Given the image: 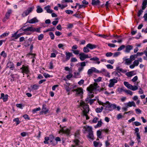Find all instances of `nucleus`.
<instances>
[{
	"label": "nucleus",
	"instance_id": "10",
	"mask_svg": "<svg viewBox=\"0 0 147 147\" xmlns=\"http://www.w3.org/2000/svg\"><path fill=\"white\" fill-rule=\"evenodd\" d=\"M109 82L110 83L109 84L108 86L109 88H111L114 86L115 83L117 82V80L113 78L110 80Z\"/></svg>",
	"mask_w": 147,
	"mask_h": 147
},
{
	"label": "nucleus",
	"instance_id": "49",
	"mask_svg": "<svg viewBox=\"0 0 147 147\" xmlns=\"http://www.w3.org/2000/svg\"><path fill=\"white\" fill-rule=\"evenodd\" d=\"M83 51L85 53H87L90 51L88 49V47H87V45L86 46V47L84 48Z\"/></svg>",
	"mask_w": 147,
	"mask_h": 147
},
{
	"label": "nucleus",
	"instance_id": "28",
	"mask_svg": "<svg viewBox=\"0 0 147 147\" xmlns=\"http://www.w3.org/2000/svg\"><path fill=\"white\" fill-rule=\"evenodd\" d=\"M37 9L36 11L38 13H40L42 12L43 11L42 9L40 7V6H37L36 7Z\"/></svg>",
	"mask_w": 147,
	"mask_h": 147
},
{
	"label": "nucleus",
	"instance_id": "59",
	"mask_svg": "<svg viewBox=\"0 0 147 147\" xmlns=\"http://www.w3.org/2000/svg\"><path fill=\"white\" fill-rule=\"evenodd\" d=\"M65 12L66 13H67V14H72L73 13V11H72V10H65Z\"/></svg>",
	"mask_w": 147,
	"mask_h": 147
},
{
	"label": "nucleus",
	"instance_id": "12",
	"mask_svg": "<svg viewBox=\"0 0 147 147\" xmlns=\"http://www.w3.org/2000/svg\"><path fill=\"white\" fill-rule=\"evenodd\" d=\"M66 55V59L65 60L63 61L64 62L68 61L70 59L71 57L73 56V54L69 52H66L65 53Z\"/></svg>",
	"mask_w": 147,
	"mask_h": 147
},
{
	"label": "nucleus",
	"instance_id": "23",
	"mask_svg": "<svg viewBox=\"0 0 147 147\" xmlns=\"http://www.w3.org/2000/svg\"><path fill=\"white\" fill-rule=\"evenodd\" d=\"M84 128L85 130L84 132V133H85V131H88V133H89L90 132L92 131V127L89 126H87V127H84Z\"/></svg>",
	"mask_w": 147,
	"mask_h": 147
},
{
	"label": "nucleus",
	"instance_id": "17",
	"mask_svg": "<svg viewBox=\"0 0 147 147\" xmlns=\"http://www.w3.org/2000/svg\"><path fill=\"white\" fill-rule=\"evenodd\" d=\"M133 48V46L131 45H128L125 47V52L126 53H129L130 51Z\"/></svg>",
	"mask_w": 147,
	"mask_h": 147
},
{
	"label": "nucleus",
	"instance_id": "38",
	"mask_svg": "<svg viewBox=\"0 0 147 147\" xmlns=\"http://www.w3.org/2000/svg\"><path fill=\"white\" fill-rule=\"evenodd\" d=\"M131 87H130V88L129 89L133 91H135L138 89V87L136 86H132L131 85Z\"/></svg>",
	"mask_w": 147,
	"mask_h": 147
},
{
	"label": "nucleus",
	"instance_id": "1",
	"mask_svg": "<svg viewBox=\"0 0 147 147\" xmlns=\"http://www.w3.org/2000/svg\"><path fill=\"white\" fill-rule=\"evenodd\" d=\"M99 87L98 86V84L96 83H94L93 84H91L87 88V90L89 92V96L85 99V101L87 103H89V101L90 100V98L94 97L93 91L96 90Z\"/></svg>",
	"mask_w": 147,
	"mask_h": 147
},
{
	"label": "nucleus",
	"instance_id": "3",
	"mask_svg": "<svg viewBox=\"0 0 147 147\" xmlns=\"http://www.w3.org/2000/svg\"><path fill=\"white\" fill-rule=\"evenodd\" d=\"M60 127L61 128V129L59 131V133L61 132L63 133V134H66V136L68 137H69L71 136V132L70 131L71 129L69 128H67L65 129H64L62 127L61 125L60 126Z\"/></svg>",
	"mask_w": 147,
	"mask_h": 147
},
{
	"label": "nucleus",
	"instance_id": "61",
	"mask_svg": "<svg viewBox=\"0 0 147 147\" xmlns=\"http://www.w3.org/2000/svg\"><path fill=\"white\" fill-rule=\"evenodd\" d=\"M113 53L111 52H109L107 53L106 54V56L107 57H110L113 55Z\"/></svg>",
	"mask_w": 147,
	"mask_h": 147
},
{
	"label": "nucleus",
	"instance_id": "43",
	"mask_svg": "<svg viewBox=\"0 0 147 147\" xmlns=\"http://www.w3.org/2000/svg\"><path fill=\"white\" fill-rule=\"evenodd\" d=\"M72 71H71L69 72V74L67 75L66 76V78L68 79H69L71 78L73 76V74H72Z\"/></svg>",
	"mask_w": 147,
	"mask_h": 147
},
{
	"label": "nucleus",
	"instance_id": "34",
	"mask_svg": "<svg viewBox=\"0 0 147 147\" xmlns=\"http://www.w3.org/2000/svg\"><path fill=\"white\" fill-rule=\"evenodd\" d=\"M16 75V74H11L10 76L11 77V78L10 79V81L11 82H13L16 80L15 76Z\"/></svg>",
	"mask_w": 147,
	"mask_h": 147
},
{
	"label": "nucleus",
	"instance_id": "57",
	"mask_svg": "<svg viewBox=\"0 0 147 147\" xmlns=\"http://www.w3.org/2000/svg\"><path fill=\"white\" fill-rule=\"evenodd\" d=\"M44 35L43 34H41L38 36V38L39 40H42L44 38Z\"/></svg>",
	"mask_w": 147,
	"mask_h": 147
},
{
	"label": "nucleus",
	"instance_id": "47",
	"mask_svg": "<svg viewBox=\"0 0 147 147\" xmlns=\"http://www.w3.org/2000/svg\"><path fill=\"white\" fill-rule=\"evenodd\" d=\"M49 137V140L50 141V142H53L54 138V136H53V135H50Z\"/></svg>",
	"mask_w": 147,
	"mask_h": 147
},
{
	"label": "nucleus",
	"instance_id": "63",
	"mask_svg": "<svg viewBox=\"0 0 147 147\" xmlns=\"http://www.w3.org/2000/svg\"><path fill=\"white\" fill-rule=\"evenodd\" d=\"M105 144L106 147H108L110 145V143L109 142V140H106L105 142Z\"/></svg>",
	"mask_w": 147,
	"mask_h": 147
},
{
	"label": "nucleus",
	"instance_id": "29",
	"mask_svg": "<svg viewBox=\"0 0 147 147\" xmlns=\"http://www.w3.org/2000/svg\"><path fill=\"white\" fill-rule=\"evenodd\" d=\"M39 86L38 85L35 84L31 86V88L32 90H37L39 88Z\"/></svg>",
	"mask_w": 147,
	"mask_h": 147
},
{
	"label": "nucleus",
	"instance_id": "5",
	"mask_svg": "<svg viewBox=\"0 0 147 147\" xmlns=\"http://www.w3.org/2000/svg\"><path fill=\"white\" fill-rule=\"evenodd\" d=\"M20 69L22 70V72L23 73H25L26 74H28L30 72L29 66L26 64L23 65Z\"/></svg>",
	"mask_w": 147,
	"mask_h": 147
},
{
	"label": "nucleus",
	"instance_id": "4",
	"mask_svg": "<svg viewBox=\"0 0 147 147\" xmlns=\"http://www.w3.org/2000/svg\"><path fill=\"white\" fill-rule=\"evenodd\" d=\"M34 9V7L32 6L28 7L27 9L24 11L22 14V17H25L27 16L30 13H31Z\"/></svg>",
	"mask_w": 147,
	"mask_h": 147
},
{
	"label": "nucleus",
	"instance_id": "39",
	"mask_svg": "<svg viewBox=\"0 0 147 147\" xmlns=\"http://www.w3.org/2000/svg\"><path fill=\"white\" fill-rule=\"evenodd\" d=\"M96 35L102 38H105L108 39L107 38L109 37V36L107 35H103L100 34H97Z\"/></svg>",
	"mask_w": 147,
	"mask_h": 147
},
{
	"label": "nucleus",
	"instance_id": "20",
	"mask_svg": "<svg viewBox=\"0 0 147 147\" xmlns=\"http://www.w3.org/2000/svg\"><path fill=\"white\" fill-rule=\"evenodd\" d=\"M7 67L11 68L12 70H13V68L14 67L13 63L11 61H9L7 64Z\"/></svg>",
	"mask_w": 147,
	"mask_h": 147
},
{
	"label": "nucleus",
	"instance_id": "58",
	"mask_svg": "<svg viewBox=\"0 0 147 147\" xmlns=\"http://www.w3.org/2000/svg\"><path fill=\"white\" fill-rule=\"evenodd\" d=\"M116 107V105L115 104H111L110 109L111 110H113L115 109Z\"/></svg>",
	"mask_w": 147,
	"mask_h": 147
},
{
	"label": "nucleus",
	"instance_id": "51",
	"mask_svg": "<svg viewBox=\"0 0 147 147\" xmlns=\"http://www.w3.org/2000/svg\"><path fill=\"white\" fill-rule=\"evenodd\" d=\"M126 75L127 76L131 77L134 75L133 71H131L127 72L126 73Z\"/></svg>",
	"mask_w": 147,
	"mask_h": 147
},
{
	"label": "nucleus",
	"instance_id": "30",
	"mask_svg": "<svg viewBox=\"0 0 147 147\" xmlns=\"http://www.w3.org/2000/svg\"><path fill=\"white\" fill-rule=\"evenodd\" d=\"M116 70L117 71L118 73H119L121 72L122 73H124L126 72V70L123 69L121 68H120L119 67H118L116 68Z\"/></svg>",
	"mask_w": 147,
	"mask_h": 147
},
{
	"label": "nucleus",
	"instance_id": "8",
	"mask_svg": "<svg viewBox=\"0 0 147 147\" xmlns=\"http://www.w3.org/2000/svg\"><path fill=\"white\" fill-rule=\"evenodd\" d=\"M72 91L76 92V95L78 96L82 95L83 93V90L81 88H78L76 89H74Z\"/></svg>",
	"mask_w": 147,
	"mask_h": 147
},
{
	"label": "nucleus",
	"instance_id": "37",
	"mask_svg": "<svg viewBox=\"0 0 147 147\" xmlns=\"http://www.w3.org/2000/svg\"><path fill=\"white\" fill-rule=\"evenodd\" d=\"M102 122L101 121V119H100V120L98 121L97 124L96 126H95V127L96 128L98 127H101L102 125Z\"/></svg>",
	"mask_w": 147,
	"mask_h": 147
},
{
	"label": "nucleus",
	"instance_id": "31",
	"mask_svg": "<svg viewBox=\"0 0 147 147\" xmlns=\"http://www.w3.org/2000/svg\"><path fill=\"white\" fill-rule=\"evenodd\" d=\"M88 136L89 138L92 140H93L94 139V135L93 131L88 133Z\"/></svg>",
	"mask_w": 147,
	"mask_h": 147
},
{
	"label": "nucleus",
	"instance_id": "44",
	"mask_svg": "<svg viewBox=\"0 0 147 147\" xmlns=\"http://www.w3.org/2000/svg\"><path fill=\"white\" fill-rule=\"evenodd\" d=\"M49 34L50 36L51 39L53 40L55 38V36L53 32H50L49 33Z\"/></svg>",
	"mask_w": 147,
	"mask_h": 147
},
{
	"label": "nucleus",
	"instance_id": "46",
	"mask_svg": "<svg viewBox=\"0 0 147 147\" xmlns=\"http://www.w3.org/2000/svg\"><path fill=\"white\" fill-rule=\"evenodd\" d=\"M111 104L110 103L109 101H107L105 103L104 105L106 107L110 108Z\"/></svg>",
	"mask_w": 147,
	"mask_h": 147
},
{
	"label": "nucleus",
	"instance_id": "13",
	"mask_svg": "<svg viewBox=\"0 0 147 147\" xmlns=\"http://www.w3.org/2000/svg\"><path fill=\"white\" fill-rule=\"evenodd\" d=\"M97 71H98V70L96 69V68L94 67H92L91 69H89L88 70L87 73L88 75H90L93 72H95L96 73H98V72Z\"/></svg>",
	"mask_w": 147,
	"mask_h": 147
},
{
	"label": "nucleus",
	"instance_id": "33",
	"mask_svg": "<svg viewBox=\"0 0 147 147\" xmlns=\"http://www.w3.org/2000/svg\"><path fill=\"white\" fill-rule=\"evenodd\" d=\"M124 85L127 87L128 88H130V87H131V85L129 84V83L127 82H123Z\"/></svg>",
	"mask_w": 147,
	"mask_h": 147
},
{
	"label": "nucleus",
	"instance_id": "22",
	"mask_svg": "<svg viewBox=\"0 0 147 147\" xmlns=\"http://www.w3.org/2000/svg\"><path fill=\"white\" fill-rule=\"evenodd\" d=\"M100 3L99 0H92L91 4L93 6H95L99 4Z\"/></svg>",
	"mask_w": 147,
	"mask_h": 147
},
{
	"label": "nucleus",
	"instance_id": "60",
	"mask_svg": "<svg viewBox=\"0 0 147 147\" xmlns=\"http://www.w3.org/2000/svg\"><path fill=\"white\" fill-rule=\"evenodd\" d=\"M139 64V62L138 60H135L133 64L135 65V66H138Z\"/></svg>",
	"mask_w": 147,
	"mask_h": 147
},
{
	"label": "nucleus",
	"instance_id": "48",
	"mask_svg": "<svg viewBox=\"0 0 147 147\" xmlns=\"http://www.w3.org/2000/svg\"><path fill=\"white\" fill-rule=\"evenodd\" d=\"M18 33V32H17V31L16 32H15L14 34H12V36L11 37V38H14L15 39H17L18 38H17V33Z\"/></svg>",
	"mask_w": 147,
	"mask_h": 147
},
{
	"label": "nucleus",
	"instance_id": "11",
	"mask_svg": "<svg viewBox=\"0 0 147 147\" xmlns=\"http://www.w3.org/2000/svg\"><path fill=\"white\" fill-rule=\"evenodd\" d=\"M12 11L11 9H9L8 11L6 12L5 17L3 19V22H5L9 18L10 16V14L11 13Z\"/></svg>",
	"mask_w": 147,
	"mask_h": 147
},
{
	"label": "nucleus",
	"instance_id": "21",
	"mask_svg": "<svg viewBox=\"0 0 147 147\" xmlns=\"http://www.w3.org/2000/svg\"><path fill=\"white\" fill-rule=\"evenodd\" d=\"M80 59L81 61H83L86 59L85 54L83 53H81L79 54Z\"/></svg>",
	"mask_w": 147,
	"mask_h": 147
},
{
	"label": "nucleus",
	"instance_id": "56",
	"mask_svg": "<svg viewBox=\"0 0 147 147\" xmlns=\"http://www.w3.org/2000/svg\"><path fill=\"white\" fill-rule=\"evenodd\" d=\"M90 60L91 61H98L99 60V59L97 57H95L90 58Z\"/></svg>",
	"mask_w": 147,
	"mask_h": 147
},
{
	"label": "nucleus",
	"instance_id": "14",
	"mask_svg": "<svg viewBox=\"0 0 147 147\" xmlns=\"http://www.w3.org/2000/svg\"><path fill=\"white\" fill-rule=\"evenodd\" d=\"M124 105L125 106H126L128 108L129 107H131L132 106H133L134 107L136 106V105L135 102L133 101L131 102L129 101L128 102L125 103Z\"/></svg>",
	"mask_w": 147,
	"mask_h": 147
},
{
	"label": "nucleus",
	"instance_id": "24",
	"mask_svg": "<svg viewBox=\"0 0 147 147\" xmlns=\"http://www.w3.org/2000/svg\"><path fill=\"white\" fill-rule=\"evenodd\" d=\"M120 90L121 91H123L125 92L127 94H129L130 95H132L133 94V92L130 90H127L126 89H124L123 88H121Z\"/></svg>",
	"mask_w": 147,
	"mask_h": 147
},
{
	"label": "nucleus",
	"instance_id": "35",
	"mask_svg": "<svg viewBox=\"0 0 147 147\" xmlns=\"http://www.w3.org/2000/svg\"><path fill=\"white\" fill-rule=\"evenodd\" d=\"M103 109V108L102 106L100 108H97L96 109V111L97 113H101Z\"/></svg>",
	"mask_w": 147,
	"mask_h": 147
},
{
	"label": "nucleus",
	"instance_id": "40",
	"mask_svg": "<svg viewBox=\"0 0 147 147\" xmlns=\"http://www.w3.org/2000/svg\"><path fill=\"white\" fill-rule=\"evenodd\" d=\"M9 34V32H5L0 35V37L1 38H3V37H6L8 36Z\"/></svg>",
	"mask_w": 147,
	"mask_h": 147
},
{
	"label": "nucleus",
	"instance_id": "9",
	"mask_svg": "<svg viewBox=\"0 0 147 147\" xmlns=\"http://www.w3.org/2000/svg\"><path fill=\"white\" fill-rule=\"evenodd\" d=\"M97 72L99 73H101L104 75L108 78H110V73L107 72V71L105 69H102L100 71H97Z\"/></svg>",
	"mask_w": 147,
	"mask_h": 147
},
{
	"label": "nucleus",
	"instance_id": "19",
	"mask_svg": "<svg viewBox=\"0 0 147 147\" xmlns=\"http://www.w3.org/2000/svg\"><path fill=\"white\" fill-rule=\"evenodd\" d=\"M42 112H43L45 114H46L48 113L49 110L47 108L45 104L42 105Z\"/></svg>",
	"mask_w": 147,
	"mask_h": 147
},
{
	"label": "nucleus",
	"instance_id": "26",
	"mask_svg": "<svg viewBox=\"0 0 147 147\" xmlns=\"http://www.w3.org/2000/svg\"><path fill=\"white\" fill-rule=\"evenodd\" d=\"M35 29L34 27L31 26L27 28H26L25 29L24 31L26 32L27 31H30L32 32H34Z\"/></svg>",
	"mask_w": 147,
	"mask_h": 147
},
{
	"label": "nucleus",
	"instance_id": "53",
	"mask_svg": "<svg viewBox=\"0 0 147 147\" xmlns=\"http://www.w3.org/2000/svg\"><path fill=\"white\" fill-rule=\"evenodd\" d=\"M97 135L98 137L101 138V137H100L101 135V131L100 130H98L97 131Z\"/></svg>",
	"mask_w": 147,
	"mask_h": 147
},
{
	"label": "nucleus",
	"instance_id": "50",
	"mask_svg": "<svg viewBox=\"0 0 147 147\" xmlns=\"http://www.w3.org/2000/svg\"><path fill=\"white\" fill-rule=\"evenodd\" d=\"M13 121L16 122L17 125L19 124L21 122L20 121H19L18 118H16L13 119Z\"/></svg>",
	"mask_w": 147,
	"mask_h": 147
},
{
	"label": "nucleus",
	"instance_id": "62",
	"mask_svg": "<svg viewBox=\"0 0 147 147\" xmlns=\"http://www.w3.org/2000/svg\"><path fill=\"white\" fill-rule=\"evenodd\" d=\"M121 54L120 52H117L115 53L113 55V57H118L119 55Z\"/></svg>",
	"mask_w": 147,
	"mask_h": 147
},
{
	"label": "nucleus",
	"instance_id": "36",
	"mask_svg": "<svg viewBox=\"0 0 147 147\" xmlns=\"http://www.w3.org/2000/svg\"><path fill=\"white\" fill-rule=\"evenodd\" d=\"M40 109H41L40 107H38V108L34 109L32 110V113L33 114L35 113H36L38 111H40Z\"/></svg>",
	"mask_w": 147,
	"mask_h": 147
},
{
	"label": "nucleus",
	"instance_id": "6",
	"mask_svg": "<svg viewBox=\"0 0 147 147\" xmlns=\"http://www.w3.org/2000/svg\"><path fill=\"white\" fill-rule=\"evenodd\" d=\"M81 106L83 107L84 110L83 113H88L89 111V106L88 105L86 104L84 102H82L80 103Z\"/></svg>",
	"mask_w": 147,
	"mask_h": 147
},
{
	"label": "nucleus",
	"instance_id": "64",
	"mask_svg": "<svg viewBox=\"0 0 147 147\" xmlns=\"http://www.w3.org/2000/svg\"><path fill=\"white\" fill-rule=\"evenodd\" d=\"M143 12V11L142 9H140L138 11V17H140L141 14Z\"/></svg>",
	"mask_w": 147,
	"mask_h": 147
},
{
	"label": "nucleus",
	"instance_id": "42",
	"mask_svg": "<svg viewBox=\"0 0 147 147\" xmlns=\"http://www.w3.org/2000/svg\"><path fill=\"white\" fill-rule=\"evenodd\" d=\"M0 55L3 56L4 58L7 57V54L4 51H2L0 54Z\"/></svg>",
	"mask_w": 147,
	"mask_h": 147
},
{
	"label": "nucleus",
	"instance_id": "18",
	"mask_svg": "<svg viewBox=\"0 0 147 147\" xmlns=\"http://www.w3.org/2000/svg\"><path fill=\"white\" fill-rule=\"evenodd\" d=\"M8 98V95L7 94H6L5 95L4 93H1L0 98H2L3 102H5L7 100Z\"/></svg>",
	"mask_w": 147,
	"mask_h": 147
},
{
	"label": "nucleus",
	"instance_id": "7",
	"mask_svg": "<svg viewBox=\"0 0 147 147\" xmlns=\"http://www.w3.org/2000/svg\"><path fill=\"white\" fill-rule=\"evenodd\" d=\"M50 6L49 5H48L44 7V9L47 11L48 13H52L51 16L53 17H55L57 16V15L55 13H52L53 10L50 9Z\"/></svg>",
	"mask_w": 147,
	"mask_h": 147
},
{
	"label": "nucleus",
	"instance_id": "52",
	"mask_svg": "<svg viewBox=\"0 0 147 147\" xmlns=\"http://www.w3.org/2000/svg\"><path fill=\"white\" fill-rule=\"evenodd\" d=\"M43 76L46 78H50L51 77L53 76H51L49 74H47L46 73H44L43 74Z\"/></svg>",
	"mask_w": 147,
	"mask_h": 147
},
{
	"label": "nucleus",
	"instance_id": "2",
	"mask_svg": "<svg viewBox=\"0 0 147 147\" xmlns=\"http://www.w3.org/2000/svg\"><path fill=\"white\" fill-rule=\"evenodd\" d=\"M80 135L79 132L77 131L75 133V139L73 141V143L70 147H82V145L80 144V141L78 139Z\"/></svg>",
	"mask_w": 147,
	"mask_h": 147
},
{
	"label": "nucleus",
	"instance_id": "25",
	"mask_svg": "<svg viewBox=\"0 0 147 147\" xmlns=\"http://www.w3.org/2000/svg\"><path fill=\"white\" fill-rule=\"evenodd\" d=\"M147 5V0H144L142 3V10H144L146 7Z\"/></svg>",
	"mask_w": 147,
	"mask_h": 147
},
{
	"label": "nucleus",
	"instance_id": "32",
	"mask_svg": "<svg viewBox=\"0 0 147 147\" xmlns=\"http://www.w3.org/2000/svg\"><path fill=\"white\" fill-rule=\"evenodd\" d=\"M125 64L126 65H130L131 62H132L131 60L130 59H126L125 60Z\"/></svg>",
	"mask_w": 147,
	"mask_h": 147
},
{
	"label": "nucleus",
	"instance_id": "15",
	"mask_svg": "<svg viewBox=\"0 0 147 147\" xmlns=\"http://www.w3.org/2000/svg\"><path fill=\"white\" fill-rule=\"evenodd\" d=\"M38 20L36 17H34L29 20H28L27 22V23H29L30 24H34L38 22Z\"/></svg>",
	"mask_w": 147,
	"mask_h": 147
},
{
	"label": "nucleus",
	"instance_id": "55",
	"mask_svg": "<svg viewBox=\"0 0 147 147\" xmlns=\"http://www.w3.org/2000/svg\"><path fill=\"white\" fill-rule=\"evenodd\" d=\"M72 51L75 54L77 55L78 54L79 55L80 51L78 50H72Z\"/></svg>",
	"mask_w": 147,
	"mask_h": 147
},
{
	"label": "nucleus",
	"instance_id": "41",
	"mask_svg": "<svg viewBox=\"0 0 147 147\" xmlns=\"http://www.w3.org/2000/svg\"><path fill=\"white\" fill-rule=\"evenodd\" d=\"M45 140L44 141V143L45 144H48L49 142L48 141L49 140V139L48 137H46L45 138Z\"/></svg>",
	"mask_w": 147,
	"mask_h": 147
},
{
	"label": "nucleus",
	"instance_id": "54",
	"mask_svg": "<svg viewBox=\"0 0 147 147\" xmlns=\"http://www.w3.org/2000/svg\"><path fill=\"white\" fill-rule=\"evenodd\" d=\"M125 47V46L124 45H122L120 47L118 48L117 51H120L123 49Z\"/></svg>",
	"mask_w": 147,
	"mask_h": 147
},
{
	"label": "nucleus",
	"instance_id": "45",
	"mask_svg": "<svg viewBox=\"0 0 147 147\" xmlns=\"http://www.w3.org/2000/svg\"><path fill=\"white\" fill-rule=\"evenodd\" d=\"M63 85L66 91L67 92H69L71 90V88H69V86H67L65 84H64Z\"/></svg>",
	"mask_w": 147,
	"mask_h": 147
},
{
	"label": "nucleus",
	"instance_id": "16",
	"mask_svg": "<svg viewBox=\"0 0 147 147\" xmlns=\"http://www.w3.org/2000/svg\"><path fill=\"white\" fill-rule=\"evenodd\" d=\"M80 67H78V70L79 72H81L84 69V67L86 66L85 62H83L80 63Z\"/></svg>",
	"mask_w": 147,
	"mask_h": 147
},
{
	"label": "nucleus",
	"instance_id": "27",
	"mask_svg": "<svg viewBox=\"0 0 147 147\" xmlns=\"http://www.w3.org/2000/svg\"><path fill=\"white\" fill-rule=\"evenodd\" d=\"M87 47H88V48L91 49H92L95 48L96 47V46L95 45L89 43L87 45Z\"/></svg>",
	"mask_w": 147,
	"mask_h": 147
}]
</instances>
